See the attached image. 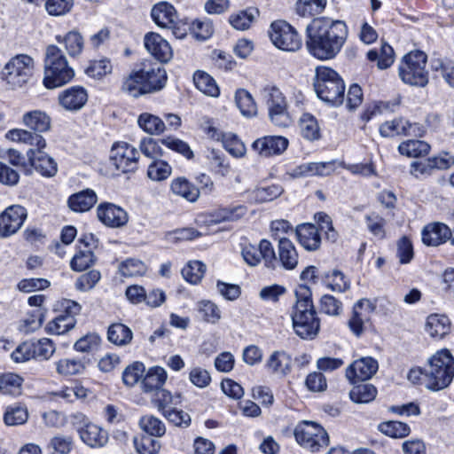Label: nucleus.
<instances>
[{
    "label": "nucleus",
    "mask_w": 454,
    "mask_h": 454,
    "mask_svg": "<svg viewBox=\"0 0 454 454\" xmlns=\"http://www.w3.org/2000/svg\"><path fill=\"white\" fill-rule=\"evenodd\" d=\"M306 47L309 52L321 60L333 59L343 47L348 35L342 20L321 17L306 27Z\"/></svg>",
    "instance_id": "f257e3e1"
},
{
    "label": "nucleus",
    "mask_w": 454,
    "mask_h": 454,
    "mask_svg": "<svg viewBox=\"0 0 454 454\" xmlns=\"http://www.w3.org/2000/svg\"><path fill=\"white\" fill-rule=\"evenodd\" d=\"M295 297L296 302L291 311L294 331L301 339L312 340L319 333L320 319L314 307L311 291L301 285L296 289Z\"/></svg>",
    "instance_id": "f03ea898"
},
{
    "label": "nucleus",
    "mask_w": 454,
    "mask_h": 454,
    "mask_svg": "<svg viewBox=\"0 0 454 454\" xmlns=\"http://www.w3.org/2000/svg\"><path fill=\"white\" fill-rule=\"evenodd\" d=\"M454 377V357L449 349L437 351L423 368V385L429 390L439 391L447 387Z\"/></svg>",
    "instance_id": "7ed1b4c3"
},
{
    "label": "nucleus",
    "mask_w": 454,
    "mask_h": 454,
    "mask_svg": "<svg viewBox=\"0 0 454 454\" xmlns=\"http://www.w3.org/2000/svg\"><path fill=\"white\" fill-rule=\"evenodd\" d=\"M74 76L67 57L58 46L46 48L44 58L43 84L47 89H55L68 83Z\"/></svg>",
    "instance_id": "20e7f679"
},
{
    "label": "nucleus",
    "mask_w": 454,
    "mask_h": 454,
    "mask_svg": "<svg viewBox=\"0 0 454 454\" xmlns=\"http://www.w3.org/2000/svg\"><path fill=\"white\" fill-rule=\"evenodd\" d=\"M314 88L317 97L326 103L339 106L344 100V82L331 67L321 66L316 68Z\"/></svg>",
    "instance_id": "39448f33"
},
{
    "label": "nucleus",
    "mask_w": 454,
    "mask_h": 454,
    "mask_svg": "<svg viewBox=\"0 0 454 454\" xmlns=\"http://www.w3.org/2000/svg\"><path fill=\"white\" fill-rule=\"evenodd\" d=\"M35 61L27 54H17L11 58L1 71L2 79L12 90L23 88L31 79Z\"/></svg>",
    "instance_id": "423d86ee"
},
{
    "label": "nucleus",
    "mask_w": 454,
    "mask_h": 454,
    "mask_svg": "<svg viewBox=\"0 0 454 454\" xmlns=\"http://www.w3.org/2000/svg\"><path fill=\"white\" fill-rule=\"evenodd\" d=\"M427 59V55L420 51H411L405 55L399 67V76L403 82L413 86L425 87L428 83Z\"/></svg>",
    "instance_id": "0eeeda50"
},
{
    "label": "nucleus",
    "mask_w": 454,
    "mask_h": 454,
    "mask_svg": "<svg viewBox=\"0 0 454 454\" xmlns=\"http://www.w3.org/2000/svg\"><path fill=\"white\" fill-rule=\"evenodd\" d=\"M296 442L304 449L317 452L329 443L326 431L318 424L304 420L299 423L294 429Z\"/></svg>",
    "instance_id": "6e6552de"
},
{
    "label": "nucleus",
    "mask_w": 454,
    "mask_h": 454,
    "mask_svg": "<svg viewBox=\"0 0 454 454\" xmlns=\"http://www.w3.org/2000/svg\"><path fill=\"white\" fill-rule=\"evenodd\" d=\"M262 96L272 123L278 127L289 126L291 119L286 111V98L280 90L275 85H267L262 90Z\"/></svg>",
    "instance_id": "1a4fd4ad"
},
{
    "label": "nucleus",
    "mask_w": 454,
    "mask_h": 454,
    "mask_svg": "<svg viewBox=\"0 0 454 454\" xmlns=\"http://www.w3.org/2000/svg\"><path fill=\"white\" fill-rule=\"evenodd\" d=\"M269 34L273 44L282 51H295L302 45V40L296 30L284 20L272 22Z\"/></svg>",
    "instance_id": "9d476101"
},
{
    "label": "nucleus",
    "mask_w": 454,
    "mask_h": 454,
    "mask_svg": "<svg viewBox=\"0 0 454 454\" xmlns=\"http://www.w3.org/2000/svg\"><path fill=\"white\" fill-rule=\"evenodd\" d=\"M139 153L125 142L114 144L111 149L110 163L122 173L133 172L137 168Z\"/></svg>",
    "instance_id": "9b49d317"
},
{
    "label": "nucleus",
    "mask_w": 454,
    "mask_h": 454,
    "mask_svg": "<svg viewBox=\"0 0 454 454\" xmlns=\"http://www.w3.org/2000/svg\"><path fill=\"white\" fill-rule=\"evenodd\" d=\"M241 254L249 266H257L262 260L267 268L275 269L278 265L274 248L267 239L261 240L258 247L251 244L245 246Z\"/></svg>",
    "instance_id": "f8f14e48"
},
{
    "label": "nucleus",
    "mask_w": 454,
    "mask_h": 454,
    "mask_svg": "<svg viewBox=\"0 0 454 454\" xmlns=\"http://www.w3.org/2000/svg\"><path fill=\"white\" fill-rule=\"evenodd\" d=\"M454 166V155L442 152L437 156L413 161L410 173L416 178L428 176L434 170H444Z\"/></svg>",
    "instance_id": "ddd939ff"
},
{
    "label": "nucleus",
    "mask_w": 454,
    "mask_h": 454,
    "mask_svg": "<svg viewBox=\"0 0 454 454\" xmlns=\"http://www.w3.org/2000/svg\"><path fill=\"white\" fill-rule=\"evenodd\" d=\"M27 217V209L20 205H12L0 214V238L5 239L17 233Z\"/></svg>",
    "instance_id": "4468645a"
},
{
    "label": "nucleus",
    "mask_w": 454,
    "mask_h": 454,
    "mask_svg": "<svg viewBox=\"0 0 454 454\" xmlns=\"http://www.w3.org/2000/svg\"><path fill=\"white\" fill-rule=\"evenodd\" d=\"M139 73L143 78L144 88L146 93H152L161 90L166 83L167 74L164 68L150 60L141 63Z\"/></svg>",
    "instance_id": "2eb2a0df"
},
{
    "label": "nucleus",
    "mask_w": 454,
    "mask_h": 454,
    "mask_svg": "<svg viewBox=\"0 0 454 454\" xmlns=\"http://www.w3.org/2000/svg\"><path fill=\"white\" fill-rule=\"evenodd\" d=\"M378 361L371 356L354 361L346 370V377L351 384L371 379L378 371Z\"/></svg>",
    "instance_id": "dca6fc26"
},
{
    "label": "nucleus",
    "mask_w": 454,
    "mask_h": 454,
    "mask_svg": "<svg viewBox=\"0 0 454 454\" xmlns=\"http://www.w3.org/2000/svg\"><path fill=\"white\" fill-rule=\"evenodd\" d=\"M97 215L102 223L112 228L122 227L129 221L128 213L123 208L109 202L99 204Z\"/></svg>",
    "instance_id": "f3484780"
},
{
    "label": "nucleus",
    "mask_w": 454,
    "mask_h": 454,
    "mask_svg": "<svg viewBox=\"0 0 454 454\" xmlns=\"http://www.w3.org/2000/svg\"><path fill=\"white\" fill-rule=\"evenodd\" d=\"M288 140L282 136H266L256 139L253 149L262 157H270L282 154L288 146Z\"/></svg>",
    "instance_id": "a211bd4d"
},
{
    "label": "nucleus",
    "mask_w": 454,
    "mask_h": 454,
    "mask_svg": "<svg viewBox=\"0 0 454 454\" xmlns=\"http://www.w3.org/2000/svg\"><path fill=\"white\" fill-rule=\"evenodd\" d=\"M144 43L148 52L161 63L168 62L173 57L170 44L157 33H147L145 35Z\"/></svg>",
    "instance_id": "6ab92c4d"
},
{
    "label": "nucleus",
    "mask_w": 454,
    "mask_h": 454,
    "mask_svg": "<svg viewBox=\"0 0 454 454\" xmlns=\"http://www.w3.org/2000/svg\"><path fill=\"white\" fill-rule=\"evenodd\" d=\"M265 368L270 374L285 378L292 372V356L284 350H276L266 360Z\"/></svg>",
    "instance_id": "aec40b11"
},
{
    "label": "nucleus",
    "mask_w": 454,
    "mask_h": 454,
    "mask_svg": "<svg viewBox=\"0 0 454 454\" xmlns=\"http://www.w3.org/2000/svg\"><path fill=\"white\" fill-rule=\"evenodd\" d=\"M87 100V91L81 86L70 87L59 95V105L68 111L80 110Z\"/></svg>",
    "instance_id": "412c9836"
},
{
    "label": "nucleus",
    "mask_w": 454,
    "mask_h": 454,
    "mask_svg": "<svg viewBox=\"0 0 454 454\" xmlns=\"http://www.w3.org/2000/svg\"><path fill=\"white\" fill-rule=\"evenodd\" d=\"M27 155L31 166L42 176L50 177L57 173V163L43 150L35 152V149H29Z\"/></svg>",
    "instance_id": "4be33fe9"
},
{
    "label": "nucleus",
    "mask_w": 454,
    "mask_h": 454,
    "mask_svg": "<svg viewBox=\"0 0 454 454\" xmlns=\"http://www.w3.org/2000/svg\"><path fill=\"white\" fill-rule=\"evenodd\" d=\"M5 137L11 141L23 143L31 145L35 152L42 151L46 147V141L41 133L22 129L9 130Z\"/></svg>",
    "instance_id": "5701e85b"
},
{
    "label": "nucleus",
    "mask_w": 454,
    "mask_h": 454,
    "mask_svg": "<svg viewBox=\"0 0 454 454\" xmlns=\"http://www.w3.org/2000/svg\"><path fill=\"white\" fill-rule=\"evenodd\" d=\"M451 238V230L444 223H434L422 231V241L427 246L436 247Z\"/></svg>",
    "instance_id": "b1692460"
},
{
    "label": "nucleus",
    "mask_w": 454,
    "mask_h": 454,
    "mask_svg": "<svg viewBox=\"0 0 454 454\" xmlns=\"http://www.w3.org/2000/svg\"><path fill=\"white\" fill-rule=\"evenodd\" d=\"M151 16L155 24L162 28L173 27L177 21L176 9L166 2L155 4L152 9Z\"/></svg>",
    "instance_id": "393cba45"
},
{
    "label": "nucleus",
    "mask_w": 454,
    "mask_h": 454,
    "mask_svg": "<svg viewBox=\"0 0 454 454\" xmlns=\"http://www.w3.org/2000/svg\"><path fill=\"white\" fill-rule=\"evenodd\" d=\"M295 234L300 244L308 251H315L319 248L321 244V236L318 229L310 223L299 225L295 230Z\"/></svg>",
    "instance_id": "a878e982"
},
{
    "label": "nucleus",
    "mask_w": 454,
    "mask_h": 454,
    "mask_svg": "<svg viewBox=\"0 0 454 454\" xmlns=\"http://www.w3.org/2000/svg\"><path fill=\"white\" fill-rule=\"evenodd\" d=\"M278 264L286 270H294L298 264V253L293 242L286 238H278Z\"/></svg>",
    "instance_id": "bb28decb"
},
{
    "label": "nucleus",
    "mask_w": 454,
    "mask_h": 454,
    "mask_svg": "<svg viewBox=\"0 0 454 454\" xmlns=\"http://www.w3.org/2000/svg\"><path fill=\"white\" fill-rule=\"evenodd\" d=\"M98 201L96 192L91 189H85L71 195L67 204L74 212L83 213L89 211Z\"/></svg>",
    "instance_id": "cd10ccee"
},
{
    "label": "nucleus",
    "mask_w": 454,
    "mask_h": 454,
    "mask_svg": "<svg viewBox=\"0 0 454 454\" xmlns=\"http://www.w3.org/2000/svg\"><path fill=\"white\" fill-rule=\"evenodd\" d=\"M79 434L82 442L92 448L102 447L108 441L107 432L92 423L86 424Z\"/></svg>",
    "instance_id": "c85d7f7f"
},
{
    "label": "nucleus",
    "mask_w": 454,
    "mask_h": 454,
    "mask_svg": "<svg viewBox=\"0 0 454 454\" xmlns=\"http://www.w3.org/2000/svg\"><path fill=\"white\" fill-rule=\"evenodd\" d=\"M56 41L65 48L71 58L78 57L84 47L83 36L78 30H71L65 35H59L56 36Z\"/></svg>",
    "instance_id": "c756f323"
},
{
    "label": "nucleus",
    "mask_w": 454,
    "mask_h": 454,
    "mask_svg": "<svg viewBox=\"0 0 454 454\" xmlns=\"http://www.w3.org/2000/svg\"><path fill=\"white\" fill-rule=\"evenodd\" d=\"M426 332L434 339H442L450 332V321L445 315L432 314L427 317Z\"/></svg>",
    "instance_id": "7c9ffc66"
},
{
    "label": "nucleus",
    "mask_w": 454,
    "mask_h": 454,
    "mask_svg": "<svg viewBox=\"0 0 454 454\" xmlns=\"http://www.w3.org/2000/svg\"><path fill=\"white\" fill-rule=\"evenodd\" d=\"M22 122L30 131L38 133L46 132L51 129L50 116L41 110H34L24 114Z\"/></svg>",
    "instance_id": "2f4dec72"
},
{
    "label": "nucleus",
    "mask_w": 454,
    "mask_h": 454,
    "mask_svg": "<svg viewBox=\"0 0 454 454\" xmlns=\"http://www.w3.org/2000/svg\"><path fill=\"white\" fill-rule=\"evenodd\" d=\"M167 380L166 371L161 367L151 368L144 377L141 387L145 393H156L161 389L162 385Z\"/></svg>",
    "instance_id": "473e14b6"
},
{
    "label": "nucleus",
    "mask_w": 454,
    "mask_h": 454,
    "mask_svg": "<svg viewBox=\"0 0 454 454\" xmlns=\"http://www.w3.org/2000/svg\"><path fill=\"white\" fill-rule=\"evenodd\" d=\"M323 283L332 291L343 293L349 289L350 282L339 270L321 273Z\"/></svg>",
    "instance_id": "72a5a7b5"
},
{
    "label": "nucleus",
    "mask_w": 454,
    "mask_h": 454,
    "mask_svg": "<svg viewBox=\"0 0 454 454\" xmlns=\"http://www.w3.org/2000/svg\"><path fill=\"white\" fill-rule=\"evenodd\" d=\"M173 193L190 202H195L200 197V190L184 177L175 178L170 185Z\"/></svg>",
    "instance_id": "f704fd0d"
},
{
    "label": "nucleus",
    "mask_w": 454,
    "mask_h": 454,
    "mask_svg": "<svg viewBox=\"0 0 454 454\" xmlns=\"http://www.w3.org/2000/svg\"><path fill=\"white\" fill-rule=\"evenodd\" d=\"M247 212V208L244 205L220 208L210 215L209 222L211 223H220L226 221H237L243 217Z\"/></svg>",
    "instance_id": "c9c22d12"
},
{
    "label": "nucleus",
    "mask_w": 454,
    "mask_h": 454,
    "mask_svg": "<svg viewBox=\"0 0 454 454\" xmlns=\"http://www.w3.org/2000/svg\"><path fill=\"white\" fill-rule=\"evenodd\" d=\"M196 88L203 94L216 98L220 94L219 87L212 76L203 71H197L193 75Z\"/></svg>",
    "instance_id": "e433bc0d"
},
{
    "label": "nucleus",
    "mask_w": 454,
    "mask_h": 454,
    "mask_svg": "<svg viewBox=\"0 0 454 454\" xmlns=\"http://www.w3.org/2000/svg\"><path fill=\"white\" fill-rule=\"evenodd\" d=\"M430 67L433 72L439 73L446 83L454 88V62L449 59H431Z\"/></svg>",
    "instance_id": "4c0bfd02"
},
{
    "label": "nucleus",
    "mask_w": 454,
    "mask_h": 454,
    "mask_svg": "<svg viewBox=\"0 0 454 454\" xmlns=\"http://www.w3.org/2000/svg\"><path fill=\"white\" fill-rule=\"evenodd\" d=\"M139 127L150 135H159L165 130L163 121L156 115L144 113L137 119Z\"/></svg>",
    "instance_id": "58836bf2"
},
{
    "label": "nucleus",
    "mask_w": 454,
    "mask_h": 454,
    "mask_svg": "<svg viewBox=\"0 0 454 454\" xmlns=\"http://www.w3.org/2000/svg\"><path fill=\"white\" fill-rule=\"evenodd\" d=\"M430 145L422 140H408L398 146L401 154L408 157L418 158L429 153Z\"/></svg>",
    "instance_id": "ea45409f"
},
{
    "label": "nucleus",
    "mask_w": 454,
    "mask_h": 454,
    "mask_svg": "<svg viewBox=\"0 0 454 454\" xmlns=\"http://www.w3.org/2000/svg\"><path fill=\"white\" fill-rule=\"evenodd\" d=\"M107 339L115 345L123 346L132 340V332L123 324H113L108 328Z\"/></svg>",
    "instance_id": "a19ab883"
},
{
    "label": "nucleus",
    "mask_w": 454,
    "mask_h": 454,
    "mask_svg": "<svg viewBox=\"0 0 454 454\" xmlns=\"http://www.w3.org/2000/svg\"><path fill=\"white\" fill-rule=\"evenodd\" d=\"M121 89L123 91L134 98L146 94L145 89L144 88L143 78L139 73V68L133 70L129 74V75L124 80Z\"/></svg>",
    "instance_id": "79ce46f5"
},
{
    "label": "nucleus",
    "mask_w": 454,
    "mask_h": 454,
    "mask_svg": "<svg viewBox=\"0 0 454 454\" xmlns=\"http://www.w3.org/2000/svg\"><path fill=\"white\" fill-rule=\"evenodd\" d=\"M75 324V318L59 314L47 324L45 330L48 333L60 335L73 329Z\"/></svg>",
    "instance_id": "37998d69"
},
{
    "label": "nucleus",
    "mask_w": 454,
    "mask_h": 454,
    "mask_svg": "<svg viewBox=\"0 0 454 454\" xmlns=\"http://www.w3.org/2000/svg\"><path fill=\"white\" fill-rule=\"evenodd\" d=\"M378 429L382 434L393 438H403L411 432V428L406 423L395 420L381 422L379 424Z\"/></svg>",
    "instance_id": "c03bdc74"
},
{
    "label": "nucleus",
    "mask_w": 454,
    "mask_h": 454,
    "mask_svg": "<svg viewBox=\"0 0 454 454\" xmlns=\"http://www.w3.org/2000/svg\"><path fill=\"white\" fill-rule=\"evenodd\" d=\"M259 13L256 8H248L231 14L229 18L231 25L237 30L247 29L254 21L255 16Z\"/></svg>",
    "instance_id": "a18cd8bd"
},
{
    "label": "nucleus",
    "mask_w": 454,
    "mask_h": 454,
    "mask_svg": "<svg viewBox=\"0 0 454 454\" xmlns=\"http://www.w3.org/2000/svg\"><path fill=\"white\" fill-rule=\"evenodd\" d=\"M376 387L372 384H360L355 386L349 392L350 399L357 403H370L375 399Z\"/></svg>",
    "instance_id": "49530a36"
},
{
    "label": "nucleus",
    "mask_w": 454,
    "mask_h": 454,
    "mask_svg": "<svg viewBox=\"0 0 454 454\" xmlns=\"http://www.w3.org/2000/svg\"><path fill=\"white\" fill-rule=\"evenodd\" d=\"M300 129L301 136L309 141L319 138L320 129L317 121L314 116L309 114H304L300 119Z\"/></svg>",
    "instance_id": "de8ad7c7"
},
{
    "label": "nucleus",
    "mask_w": 454,
    "mask_h": 454,
    "mask_svg": "<svg viewBox=\"0 0 454 454\" xmlns=\"http://www.w3.org/2000/svg\"><path fill=\"white\" fill-rule=\"evenodd\" d=\"M366 228L369 232L378 239L386 238L387 221L377 213H371L364 216Z\"/></svg>",
    "instance_id": "09e8293b"
},
{
    "label": "nucleus",
    "mask_w": 454,
    "mask_h": 454,
    "mask_svg": "<svg viewBox=\"0 0 454 454\" xmlns=\"http://www.w3.org/2000/svg\"><path fill=\"white\" fill-rule=\"evenodd\" d=\"M180 395L173 396L170 392L161 388L153 394V403L157 407L158 411L163 414L166 411L172 409L173 405L180 403Z\"/></svg>",
    "instance_id": "8fccbe9b"
},
{
    "label": "nucleus",
    "mask_w": 454,
    "mask_h": 454,
    "mask_svg": "<svg viewBox=\"0 0 454 454\" xmlns=\"http://www.w3.org/2000/svg\"><path fill=\"white\" fill-rule=\"evenodd\" d=\"M27 419V410L25 406L20 404L8 406L4 415V421L7 426L22 425Z\"/></svg>",
    "instance_id": "3c124183"
},
{
    "label": "nucleus",
    "mask_w": 454,
    "mask_h": 454,
    "mask_svg": "<svg viewBox=\"0 0 454 454\" xmlns=\"http://www.w3.org/2000/svg\"><path fill=\"white\" fill-rule=\"evenodd\" d=\"M206 265L200 261L189 262L182 270L183 278L189 283L196 285L204 276Z\"/></svg>",
    "instance_id": "603ef678"
},
{
    "label": "nucleus",
    "mask_w": 454,
    "mask_h": 454,
    "mask_svg": "<svg viewBox=\"0 0 454 454\" xmlns=\"http://www.w3.org/2000/svg\"><path fill=\"white\" fill-rule=\"evenodd\" d=\"M140 427L149 435L160 437L166 432L164 423L153 415H145L139 420Z\"/></svg>",
    "instance_id": "864d4df0"
},
{
    "label": "nucleus",
    "mask_w": 454,
    "mask_h": 454,
    "mask_svg": "<svg viewBox=\"0 0 454 454\" xmlns=\"http://www.w3.org/2000/svg\"><path fill=\"white\" fill-rule=\"evenodd\" d=\"M113 71V65L111 60L107 58H101L90 62L85 69V73L93 78L100 79L103 76L111 74Z\"/></svg>",
    "instance_id": "5fc2aeb1"
},
{
    "label": "nucleus",
    "mask_w": 454,
    "mask_h": 454,
    "mask_svg": "<svg viewBox=\"0 0 454 454\" xmlns=\"http://www.w3.org/2000/svg\"><path fill=\"white\" fill-rule=\"evenodd\" d=\"M326 0H299L296 4V11L300 16H315L323 12Z\"/></svg>",
    "instance_id": "6e6d98bb"
},
{
    "label": "nucleus",
    "mask_w": 454,
    "mask_h": 454,
    "mask_svg": "<svg viewBox=\"0 0 454 454\" xmlns=\"http://www.w3.org/2000/svg\"><path fill=\"white\" fill-rule=\"evenodd\" d=\"M283 188L278 184H272L267 187H259L251 192V199L256 202L263 203L271 201L279 197Z\"/></svg>",
    "instance_id": "4d7b16f0"
},
{
    "label": "nucleus",
    "mask_w": 454,
    "mask_h": 454,
    "mask_svg": "<svg viewBox=\"0 0 454 454\" xmlns=\"http://www.w3.org/2000/svg\"><path fill=\"white\" fill-rule=\"evenodd\" d=\"M235 100L243 115L251 116L256 114V105L253 97L247 90H238L235 95Z\"/></svg>",
    "instance_id": "13d9d810"
},
{
    "label": "nucleus",
    "mask_w": 454,
    "mask_h": 454,
    "mask_svg": "<svg viewBox=\"0 0 454 454\" xmlns=\"http://www.w3.org/2000/svg\"><path fill=\"white\" fill-rule=\"evenodd\" d=\"M22 378L15 373H5L0 376V392L17 395L20 392Z\"/></svg>",
    "instance_id": "bf43d9fd"
},
{
    "label": "nucleus",
    "mask_w": 454,
    "mask_h": 454,
    "mask_svg": "<svg viewBox=\"0 0 454 454\" xmlns=\"http://www.w3.org/2000/svg\"><path fill=\"white\" fill-rule=\"evenodd\" d=\"M398 106L397 102L379 101L369 105L362 114V119L369 121L374 116L387 112H394L395 107Z\"/></svg>",
    "instance_id": "052dcab7"
},
{
    "label": "nucleus",
    "mask_w": 454,
    "mask_h": 454,
    "mask_svg": "<svg viewBox=\"0 0 454 454\" xmlns=\"http://www.w3.org/2000/svg\"><path fill=\"white\" fill-rule=\"evenodd\" d=\"M406 120L397 118L382 123L380 127V133L384 137H393L395 136H405Z\"/></svg>",
    "instance_id": "680f3d73"
},
{
    "label": "nucleus",
    "mask_w": 454,
    "mask_h": 454,
    "mask_svg": "<svg viewBox=\"0 0 454 454\" xmlns=\"http://www.w3.org/2000/svg\"><path fill=\"white\" fill-rule=\"evenodd\" d=\"M160 142L168 149L182 154L187 160H192L194 156L189 145L179 138L168 136L161 138Z\"/></svg>",
    "instance_id": "e2e57ef3"
},
{
    "label": "nucleus",
    "mask_w": 454,
    "mask_h": 454,
    "mask_svg": "<svg viewBox=\"0 0 454 454\" xmlns=\"http://www.w3.org/2000/svg\"><path fill=\"white\" fill-rule=\"evenodd\" d=\"M191 29L194 37L200 41H205L210 38L214 33L213 23L207 18L195 20L192 23Z\"/></svg>",
    "instance_id": "0e129e2a"
},
{
    "label": "nucleus",
    "mask_w": 454,
    "mask_h": 454,
    "mask_svg": "<svg viewBox=\"0 0 454 454\" xmlns=\"http://www.w3.org/2000/svg\"><path fill=\"white\" fill-rule=\"evenodd\" d=\"M95 256L90 249L80 250L71 260L70 266L75 271H82L90 267Z\"/></svg>",
    "instance_id": "69168bd1"
},
{
    "label": "nucleus",
    "mask_w": 454,
    "mask_h": 454,
    "mask_svg": "<svg viewBox=\"0 0 454 454\" xmlns=\"http://www.w3.org/2000/svg\"><path fill=\"white\" fill-rule=\"evenodd\" d=\"M119 271L124 277H137L146 272V266L140 260L127 259L120 264Z\"/></svg>",
    "instance_id": "338daca9"
},
{
    "label": "nucleus",
    "mask_w": 454,
    "mask_h": 454,
    "mask_svg": "<svg viewBox=\"0 0 454 454\" xmlns=\"http://www.w3.org/2000/svg\"><path fill=\"white\" fill-rule=\"evenodd\" d=\"M170 165L164 160H154L148 167L147 175L153 181H162L171 175Z\"/></svg>",
    "instance_id": "774afa93"
}]
</instances>
